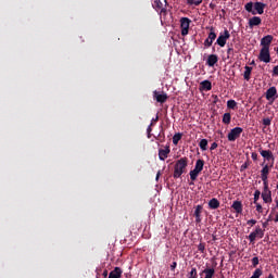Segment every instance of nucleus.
<instances>
[{
  "instance_id": "f257e3e1",
  "label": "nucleus",
  "mask_w": 278,
  "mask_h": 278,
  "mask_svg": "<svg viewBox=\"0 0 278 278\" xmlns=\"http://www.w3.org/2000/svg\"><path fill=\"white\" fill-rule=\"evenodd\" d=\"M186 168H188V157L184 156L177 160L174 165V179H179L186 173Z\"/></svg>"
},
{
  "instance_id": "f03ea898",
  "label": "nucleus",
  "mask_w": 278,
  "mask_h": 278,
  "mask_svg": "<svg viewBox=\"0 0 278 278\" xmlns=\"http://www.w3.org/2000/svg\"><path fill=\"white\" fill-rule=\"evenodd\" d=\"M205 166V161L199 159L195 162V166L192 170H190V179L191 181H197V177H199L200 173L203 170V167Z\"/></svg>"
},
{
  "instance_id": "7ed1b4c3",
  "label": "nucleus",
  "mask_w": 278,
  "mask_h": 278,
  "mask_svg": "<svg viewBox=\"0 0 278 278\" xmlns=\"http://www.w3.org/2000/svg\"><path fill=\"white\" fill-rule=\"evenodd\" d=\"M258 153H261V155H262V157H264L265 162H268L270 164V168H273V166H275V155L273 154V151L264 150V149L260 148Z\"/></svg>"
},
{
  "instance_id": "20e7f679",
  "label": "nucleus",
  "mask_w": 278,
  "mask_h": 278,
  "mask_svg": "<svg viewBox=\"0 0 278 278\" xmlns=\"http://www.w3.org/2000/svg\"><path fill=\"white\" fill-rule=\"evenodd\" d=\"M257 238H264V229L260 226H256L255 230L248 236V240L250 241V244H255Z\"/></svg>"
},
{
  "instance_id": "39448f33",
  "label": "nucleus",
  "mask_w": 278,
  "mask_h": 278,
  "mask_svg": "<svg viewBox=\"0 0 278 278\" xmlns=\"http://www.w3.org/2000/svg\"><path fill=\"white\" fill-rule=\"evenodd\" d=\"M242 131H244V129H242V127L232 128L227 136L228 141L236 142V140H238V138H240V136H242Z\"/></svg>"
},
{
  "instance_id": "423d86ee",
  "label": "nucleus",
  "mask_w": 278,
  "mask_h": 278,
  "mask_svg": "<svg viewBox=\"0 0 278 278\" xmlns=\"http://www.w3.org/2000/svg\"><path fill=\"white\" fill-rule=\"evenodd\" d=\"M231 38V34H229V30L225 29L223 33L219 34L215 45H218V47H225L227 45V40Z\"/></svg>"
},
{
  "instance_id": "0eeeda50",
  "label": "nucleus",
  "mask_w": 278,
  "mask_h": 278,
  "mask_svg": "<svg viewBox=\"0 0 278 278\" xmlns=\"http://www.w3.org/2000/svg\"><path fill=\"white\" fill-rule=\"evenodd\" d=\"M192 21L188 17H181L180 18V29H181V36H188V31H190V24Z\"/></svg>"
},
{
  "instance_id": "6e6552de",
  "label": "nucleus",
  "mask_w": 278,
  "mask_h": 278,
  "mask_svg": "<svg viewBox=\"0 0 278 278\" xmlns=\"http://www.w3.org/2000/svg\"><path fill=\"white\" fill-rule=\"evenodd\" d=\"M216 30L214 29V27L210 28V33L207 38L204 40V47H206V49H210V47H212V45H214V40H216Z\"/></svg>"
},
{
  "instance_id": "1a4fd4ad",
  "label": "nucleus",
  "mask_w": 278,
  "mask_h": 278,
  "mask_svg": "<svg viewBox=\"0 0 278 278\" xmlns=\"http://www.w3.org/2000/svg\"><path fill=\"white\" fill-rule=\"evenodd\" d=\"M258 60L261 62H265V64H268V62H270V49L262 48L260 51Z\"/></svg>"
},
{
  "instance_id": "9d476101",
  "label": "nucleus",
  "mask_w": 278,
  "mask_h": 278,
  "mask_svg": "<svg viewBox=\"0 0 278 278\" xmlns=\"http://www.w3.org/2000/svg\"><path fill=\"white\" fill-rule=\"evenodd\" d=\"M153 99H155V101H157V103H166V101H168V94L164 93V92H160L157 90L153 91Z\"/></svg>"
},
{
  "instance_id": "9b49d317",
  "label": "nucleus",
  "mask_w": 278,
  "mask_h": 278,
  "mask_svg": "<svg viewBox=\"0 0 278 278\" xmlns=\"http://www.w3.org/2000/svg\"><path fill=\"white\" fill-rule=\"evenodd\" d=\"M261 166H263L262 170H261V179L262 181H266L268 180V174L270 173V164H264L262 163Z\"/></svg>"
},
{
  "instance_id": "f8f14e48",
  "label": "nucleus",
  "mask_w": 278,
  "mask_h": 278,
  "mask_svg": "<svg viewBox=\"0 0 278 278\" xmlns=\"http://www.w3.org/2000/svg\"><path fill=\"white\" fill-rule=\"evenodd\" d=\"M170 154V146H166L165 149H159V160L164 162Z\"/></svg>"
},
{
  "instance_id": "ddd939ff",
  "label": "nucleus",
  "mask_w": 278,
  "mask_h": 278,
  "mask_svg": "<svg viewBox=\"0 0 278 278\" xmlns=\"http://www.w3.org/2000/svg\"><path fill=\"white\" fill-rule=\"evenodd\" d=\"M260 25H262V17L253 16L249 20L250 29H253V27H260Z\"/></svg>"
},
{
  "instance_id": "4468645a",
  "label": "nucleus",
  "mask_w": 278,
  "mask_h": 278,
  "mask_svg": "<svg viewBox=\"0 0 278 278\" xmlns=\"http://www.w3.org/2000/svg\"><path fill=\"white\" fill-rule=\"evenodd\" d=\"M271 42H273V35H267L261 39V45L263 49H270Z\"/></svg>"
},
{
  "instance_id": "2eb2a0df",
  "label": "nucleus",
  "mask_w": 278,
  "mask_h": 278,
  "mask_svg": "<svg viewBox=\"0 0 278 278\" xmlns=\"http://www.w3.org/2000/svg\"><path fill=\"white\" fill-rule=\"evenodd\" d=\"M275 97H277V87H270L266 91V99L267 101H275Z\"/></svg>"
},
{
  "instance_id": "dca6fc26",
  "label": "nucleus",
  "mask_w": 278,
  "mask_h": 278,
  "mask_svg": "<svg viewBox=\"0 0 278 278\" xmlns=\"http://www.w3.org/2000/svg\"><path fill=\"white\" fill-rule=\"evenodd\" d=\"M203 212V205L199 204L195 206V210H194V213H193V216L195 217V223L199 224L201 223V214Z\"/></svg>"
},
{
  "instance_id": "f3484780",
  "label": "nucleus",
  "mask_w": 278,
  "mask_h": 278,
  "mask_svg": "<svg viewBox=\"0 0 278 278\" xmlns=\"http://www.w3.org/2000/svg\"><path fill=\"white\" fill-rule=\"evenodd\" d=\"M216 64H218V55L210 54L206 60V66L213 67Z\"/></svg>"
},
{
  "instance_id": "a211bd4d",
  "label": "nucleus",
  "mask_w": 278,
  "mask_h": 278,
  "mask_svg": "<svg viewBox=\"0 0 278 278\" xmlns=\"http://www.w3.org/2000/svg\"><path fill=\"white\" fill-rule=\"evenodd\" d=\"M203 275H205L204 278H213L216 275V270L214 268H205L200 273V277H203Z\"/></svg>"
},
{
  "instance_id": "6ab92c4d",
  "label": "nucleus",
  "mask_w": 278,
  "mask_h": 278,
  "mask_svg": "<svg viewBox=\"0 0 278 278\" xmlns=\"http://www.w3.org/2000/svg\"><path fill=\"white\" fill-rule=\"evenodd\" d=\"M154 10H156V12L164 13L166 12V9H164V3H162V0H154V3L152 4Z\"/></svg>"
},
{
  "instance_id": "aec40b11",
  "label": "nucleus",
  "mask_w": 278,
  "mask_h": 278,
  "mask_svg": "<svg viewBox=\"0 0 278 278\" xmlns=\"http://www.w3.org/2000/svg\"><path fill=\"white\" fill-rule=\"evenodd\" d=\"M266 9V4L263 2H255L254 3V12H256V14H264V10Z\"/></svg>"
},
{
  "instance_id": "412c9836",
  "label": "nucleus",
  "mask_w": 278,
  "mask_h": 278,
  "mask_svg": "<svg viewBox=\"0 0 278 278\" xmlns=\"http://www.w3.org/2000/svg\"><path fill=\"white\" fill-rule=\"evenodd\" d=\"M208 207L210 210H218V207H220V201H218L216 198H212L208 201Z\"/></svg>"
},
{
  "instance_id": "4be33fe9",
  "label": "nucleus",
  "mask_w": 278,
  "mask_h": 278,
  "mask_svg": "<svg viewBox=\"0 0 278 278\" xmlns=\"http://www.w3.org/2000/svg\"><path fill=\"white\" fill-rule=\"evenodd\" d=\"M122 275H123V269H121V267H115L114 270H112L109 274V278H121Z\"/></svg>"
},
{
  "instance_id": "5701e85b",
  "label": "nucleus",
  "mask_w": 278,
  "mask_h": 278,
  "mask_svg": "<svg viewBox=\"0 0 278 278\" xmlns=\"http://www.w3.org/2000/svg\"><path fill=\"white\" fill-rule=\"evenodd\" d=\"M244 74H243V79H245V81H250L251 80V73H253V67L245 65L244 66Z\"/></svg>"
},
{
  "instance_id": "b1692460",
  "label": "nucleus",
  "mask_w": 278,
  "mask_h": 278,
  "mask_svg": "<svg viewBox=\"0 0 278 278\" xmlns=\"http://www.w3.org/2000/svg\"><path fill=\"white\" fill-rule=\"evenodd\" d=\"M261 197L264 203H273V192H262Z\"/></svg>"
},
{
  "instance_id": "393cba45",
  "label": "nucleus",
  "mask_w": 278,
  "mask_h": 278,
  "mask_svg": "<svg viewBox=\"0 0 278 278\" xmlns=\"http://www.w3.org/2000/svg\"><path fill=\"white\" fill-rule=\"evenodd\" d=\"M232 210H235V212L237 214H242V202L241 201H235L231 205Z\"/></svg>"
},
{
  "instance_id": "a878e982",
  "label": "nucleus",
  "mask_w": 278,
  "mask_h": 278,
  "mask_svg": "<svg viewBox=\"0 0 278 278\" xmlns=\"http://www.w3.org/2000/svg\"><path fill=\"white\" fill-rule=\"evenodd\" d=\"M200 90H205V91L212 90V81H210V80H203V81L200 84Z\"/></svg>"
},
{
  "instance_id": "bb28decb",
  "label": "nucleus",
  "mask_w": 278,
  "mask_h": 278,
  "mask_svg": "<svg viewBox=\"0 0 278 278\" xmlns=\"http://www.w3.org/2000/svg\"><path fill=\"white\" fill-rule=\"evenodd\" d=\"M244 10L247 12H250V14H257V12H255V10H253V2H248L245 5H244Z\"/></svg>"
},
{
  "instance_id": "cd10ccee",
  "label": "nucleus",
  "mask_w": 278,
  "mask_h": 278,
  "mask_svg": "<svg viewBox=\"0 0 278 278\" xmlns=\"http://www.w3.org/2000/svg\"><path fill=\"white\" fill-rule=\"evenodd\" d=\"M223 123L224 125H229V123H231V113H225L223 115Z\"/></svg>"
},
{
  "instance_id": "c85d7f7f",
  "label": "nucleus",
  "mask_w": 278,
  "mask_h": 278,
  "mask_svg": "<svg viewBox=\"0 0 278 278\" xmlns=\"http://www.w3.org/2000/svg\"><path fill=\"white\" fill-rule=\"evenodd\" d=\"M199 147L201 151H207V139H201L199 142Z\"/></svg>"
},
{
  "instance_id": "c756f323",
  "label": "nucleus",
  "mask_w": 278,
  "mask_h": 278,
  "mask_svg": "<svg viewBox=\"0 0 278 278\" xmlns=\"http://www.w3.org/2000/svg\"><path fill=\"white\" fill-rule=\"evenodd\" d=\"M237 106H238V102H236V100L227 101V108H229V110H236Z\"/></svg>"
},
{
  "instance_id": "7c9ffc66",
  "label": "nucleus",
  "mask_w": 278,
  "mask_h": 278,
  "mask_svg": "<svg viewBox=\"0 0 278 278\" xmlns=\"http://www.w3.org/2000/svg\"><path fill=\"white\" fill-rule=\"evenodd\" d=\"M187 278H199V274L197 273V267H193L189 274L187 275Z\"/></svg>"
},
{
  "instance_id": "2f4dec72",
  "label": "nucleus",
  "mask_w": 278,
  "mask_h": 278,
  "mask_svg": "<svg viewBox=\"0 0 278 278\" xmlns=\"http://www.w3.org/2000/svg\"><path fill=\"white\" fill-rule=\"evenodd\" d=\"M181 136H182L181 132L175 134L173 137V144L175 146L179 144V140H181Z\"/></svg>"
},
{
  "instance_id": "473e14b6",
  "label": "nucleus",
  "mask_w": 278,
  "mask_h": 278,
  "mask_svg": "<svg viewBox=\"0 0 278 278\" xmlns=\"http://www.w3.org/2000/svg\"><path fill=\"white\" fill-rule=\"evenodd\" d=\"M203 3V0H187L188 5H201Z\"/></svg>"
},
{
  "instance_id": "72a5a7b5",
  "label": "nucleus",
  "mask_w": 278,
  "mask_h": 278,
  "mask_svg": "<svg viewBox=\"0 0 278 278\" xmlns=\"http://www.w3.org/2000/svg\"><path fill=\"white\" fill-rule=\"evenodd\" d=\"M263 275V271L261 268H256L252 275L251 278H260V276Z\"/></svg>"
},
{
  "instance_id": "f704fd0d",
  "label": "nucleus",
  "mask_w": 278,
  "mask_h": 278,
  "mask_svg": "<svg viewBox=\"0 0 278 278\" xmlns=\"http://www.w3.org/2000/svg\"><path fill=\"white\" fill-rule=\"evenodd\" d=\"M260 197H262V192L260 190H256L254 192V202L253 203H257V201H260Z\"/></svg>"
},
{
  "instance_id": "c9c22d12",
  "label": "nucleus",
  "mask_w": 278,
  "mask_h": 278,
  "mask_svg": "<svg viewBox=\"0 0 278 278\" xmlns=\"http://www.w3.org/2000/svg\"><path fill=\"white\" fill-rule=\"evenodd\" d=\"M258 264H260V258L257 256H254L252 258V266H253V268H257Z\"/></svg>"
},
{
  "instance_id": "e433bc0d",
  "label": "nucleus",
  "mask_w": 278,
  "mask_h": 278,
  "mask_svg": "<svg viewBox=\"0 0 278 278\" xmlns=\"http://www.w3.org/2000/svg\"><path fill=\"white\" fill-rule=\"evenodd\" d=\"M249 166H251V162L247 161L244 164L241 165L240 172L242 173V170H247V168H249Z\"/></svg>"
},
{
  "instance_id": "4c0bfd02",
  "label": "nucleus",
  "mask_w": 278,
  "mask_h": 278,
  "mask_svg": "<svg viewBox=\"0 0 278 278\" xmlns=\"http://www.w3.org/2000/svg\"><path fill=\"white\" fill-rule=\"evenodd\" d=\"M254 204L256 205V212H258V214H264V207H262V204H260L258 202Z\"/></svg>"
},
{
  "instance_id": "58836bf2",
  "label": "nucleus",
  "mask_w": 278,
  "mask_h": 278,
  "mask_svg": "<svg viewBox=\"0 0 278 278\" xmlns=\"http://www.w3.org/2000/svg\"><path fill=\"white\" fill-rule=\"evenodd\" d=\"M198 251H200V253H205V243L203 242L199 243Z\"/></svg>"
},
{
  "instance_id": "ea45409f",
  "label": "nucleus",
  "mask_w": 278,
  "mask_h": 278,
  "mask_svg": "<svg viewBox=\"0 0 278 278\" xmlns=\"http://www.w3.org/2000/svg\"><path fill=\"white\" fill-rule=\"evenodd\" d=\"M153 123L150 124V126L147 128L148 138H151V131H153Z\"/></svg>"
},
{
  "instance_id": "a19ab883",
  "label": "nucleus",
  "mask_w": 278,
  "mask_h": 278,
  "mask_svg": "<svg viewBox=\"0 0 278 278\" xmlns=\"http://www.w3.org/2000/svg\"><path fill=\"white\" fill-rule=\"evenodd\" d=\"M263 125H265V127H269V125H270V118H268V117L263 118Z\"/></svg>"
},
{
  "instance_id": "79ce46f5",
  "label": "nucleus",
  "mask_w": 278,
  "mask_h": 278,
  "mask_svg": "<svg viewBox=\"0 0 278 278\" xmlns=\"http://www.w3.org/2000/svg\"><path fill=\"white\" fill-rule=\"evenodd\" d=\"M263 184H264L263 192H271V191L268 190V180L263 181Z\"/></svg>"
},
{
  "instance_id": "37998d69",
  "label": "nucleus",
  "mask_w": 278,
  "mask_h": 278,
  "mask_svg": "<svg viewBox=\"0 0 278 278\" xmlns=\"http://www.w3.org/2000/svg\"><path fill=\"white\" fill-rule=\"evenodd\" d=\"M256 224H257V220H255V219H249L247 222V225H251V227H253V225H256Z\"/></svg>"
},
{
  "instance_id": "c03bdc74",
  "label": "nucleus",
  "mask_w": 278,
  "mask_h": 278,
  "mask_svg": "<svg viewBox=\"0 0 278 278\" xmlns=\"http://www.w3.org/2000/svg\"><path fill=\"white\" fill-rule=\"evenodd\" d=\"M216 149H218V143L213 142V143L211 144V151H214V150H216Z\"/></svg>"
},
{
  "instance_id": "a18cd8bd",
  "label": "nucleus",
  "mask_w": 278,
  "mask_h": 278,
  "mask_svg": "<svg viewBox=\"0 0 278 278\" xmlns=\"http://www.w3.org/2000/svg\"><path fill=\"white\" fill-rule=\"evenodd\" d=\"M273 76H278V65L274 66Z\"/></svg>"
},
{
  "instance_id": "49530a36",
  "label": "nucleus",
  "mask_w": 278,
  "mask_h": 278,
  "mask_svg": "<svg viewBox=\"0 0 278 278\" xmlns=\"http://www.w3.org/2000/svg\"><path fill=\"white\" fill-rule=\"evenodd\" d=\"M251 157L254 162H257V153L256 152H252Z\"/></svg>"
},
{
  "instance_id": "de8ad7c7",
  "label": "nucleus",
  "mask_w": 278,
  "mask_h": 278,
  "mask_svg": "<svg viewBox=\"0 0 278 278\" xmlns=\"http://www.w3.org/2000/svg\"><path fill=\"white\" fill-rule=\"evenodd\" d=\"M175 268H177V262H173L170 265V270L175 271Z\"/></svg>"
},
{
  "instance_id": "09e8293b",
  "label": "nucleus",
  "mask_w": 278,
  "mask_h": 278,
  "mask_svg": "<svg viewBox=\"0 0 278 278\" xmlns=\"http://www.w3.org/2000/svg\"><path fill=\"white\" fill-rule=\"evenodd\" d=\"M159 121H160V116L156 115L155 118H152L151 123H153V125H155V123H157Z\"/></svg>"
},
{
  "instance_id": "8fccbe9b",
  "label": "nucleus",
  "mask_w": 278,
  "mask_h": 278,
  "mask_svg": "<svg viewBox=\"0 0 278 278\" xmlns=\"http://www.w3.org/2000/svg\"><path fill=\"white\" fill-rule=\"evenodd\" d=\"M231 53H233V48H228V49H227V54H228V55H231Z\"/></svg>"
},
{
  "instance_id": "3c124183",
  "label": "nucleus",
  "mask_w": 278,
  "mask_h": 278,
  "mask_svg": "<svg viewBox=\"0 0 278 278\" xmlns=\"http://www.w3.org/2000/svg\"><path fill=\"white\" fill-rule=\"evenodd\" d=\"M161 175H162V172L159 170L157 174H156V177H155L156 181L160 179Z\"/></svg>"
},
{
  "instance_id": "603ef678",
  "label": "nucleus",
  "mask_w": 278,
  "mask_h": 278,
  "mask_svg": "<svg viewBox=\"0 0 278 278\" xmlns=\"http://www.w3.org/2000/svg\"><path fill=\"white\" fill-rule=\"evenodd\" d=\"M108 275H109V274H108V269H104L103 273H102V276H103L104 278H108Z\"/></svg>"
},
{
  "instance_id": "864d4df0",
  "label": "nucleus",
  "mask_w": 278,
  "mask_h": 278,
  "mask_svg": "<svg viewBox=\"0 0 278 278\" xmlns=\"http://www.w3.org/2000/svg\"><path fill=\"white\" fill-rule=\"evenodd\" d=\"M208 7L211 8V10H214V8H216V4L210 3Z\"/></svg>"
},
{
  "instance_id": "5fc2aeb1",
  "label": "nucleus",
  "mask_w": 278,
  "mask_h": 278,
  "mask_svg": "<svg viewBox=\"0 0 278 278\" xmlns=\"http://www.w3.org/2000/svg\"><path fill=\"white\" fill-rule=\"evenodd\" d=\"M268 227V222L263 223V228L266 229Z\"/></svg>"
},
{
  "instance_id": "6e6d98bb",
  "label": "nucleus",
  "mask_w": 278,
  "mask_h": 278,
  "mask_svg": "<svg viewBox=\"0 0 278 278\" xmlns=\"http://www.w3.org/2000/svg\"><path fill=\"white\" fill-rule=\"evenodd\" d=\"M266 278H275V275L269 274Z\"/></svg>"
},
{
  "instance_id": "4d7b16f0",
  "label": "nucleus",
  "mask_w": 278,
  "mask_h": 278,
  "mask_svg": "<svg viewBox=\"0 0 278 278\" xmlns=\"http://www.w3.org/2000/svg\"><path fill=\"white\" fill-rule=\"evenodd\" d=\"M275 223H278V213L276 214V217H275Z\"/></svg>"
},
{
  "instance_id": "13d9d810",
  "label": "nucleus",
  "mask_w": 278,
  "mask_h": 278,
  "mask_svg": "<svg viewBox=\"0 0 278 278\" xmlns=\"http://www.w3.org/2000/svg\"><path fill=\"white\" fill-rule=\"evenodd\" d=\"M213 240H216V237H213Z\"/></svg>"
},
{
  "instance_id": "bf43d9fd",
  "label": "nucleus",
  "mask_w": 278,
  "mask_h": 278,
  "mask_svg": "<svg viewBox=\"0 0 278 278\" xmlns=\"http://www.w3.org/2000/svg\"><path fill=\"white\" fill-rule=\"evenodd\" d=\"M268 220H270V216H269V219Z\"/></svg>"
}]
</instances>
